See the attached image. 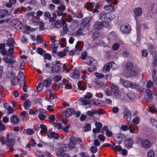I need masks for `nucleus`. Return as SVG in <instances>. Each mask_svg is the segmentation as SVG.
Here are the masks:
<instances>
[{
	"label": "nucleus",
	"mask_w": 157,
	"mask_h": 157,
	"mask_svg": "<svg viewBox=\"0 0 157 157\" xmlns=\"http://www.w3.org/2000/svg\"><path fill=\"white\" fill-rule=\"evenodd\" d=\"M80 75L79 71L77 70H74V72L71 75V77L73 79H78Z\"/></svg>",
	"instance_id": "obj_18"
},
{
	"label": "nucleus",
	"mask_w": 157,
	"mask_h": 157,
	"mask_svg": "<svg viewBox=\"0 0 157 157\" xmlns=\"http://www.w3.org/2000/svg\"><path fill=\"white\" fill-rule=\"evenodd\" d=\"M21 41L22 43L26 44L28 42V39L25 36H22L21 39Z\"/></svg>",
	"instance_id": "obj_51"
},
{
	"label": "nucleus",
	"mask_w": 157,
	"mask_h": 157,
	"mask_svg": "<svg viewBox=\"0 0 157 157\" xmlns=\"http://www.w3.org/2000/svg\"><path fill=\"white\" fill-rule=\"evenodd\" d=\"M150 122L153 126H156L157 125V121L155 119H151Z\"/></svg>",
	"instance_id": "obj_62"
},
{
	"label": "nucleus",
	"mask_w": 157,
	"mask_h": 157,
	"mask_svg": "<svg viewBox=\"0 0 157 157\" xmlns=\"http://www.w3.org/2000/svg\"><path fill=\"white\" fill-rule=\"evenodd\" d=\"M100 34L99 32L97 31H96L94 32L93 35L92 37L93 38L94 40L96 38H98Z\"/></svg>",
	"instance_id": "obj_57"
},
{
	"label": "nucleus",
	"mask_w": 157,
	"mask_h": 157,
	"mask_svg": "<svg viewBox=\"0 0 157 157\" xmlns=\"http://www.w3.org/2000/svg\"><path fill=\"white\" fill-rule=\"evenodd\" d=\"M60 6L58 7L59 9L62 12L64 11L66 8V6L62 4H59Z\"/></svg>",
	"instance_id": "obj_54"
},
{
	"label": "nucleus",
	"mask_w": 157,
	"mask_h": 157,
	"mask_svg": "<svg viewBox=\"0 0 157 157\" xmlns=\"http://www.w3.org/2000/svg\"><path fill=\"white\" fill-rule=\"evenodd\" d=\"M60 67L59 66H57L56 65L54 64V66H53L52 68L51 69V70L49 71V72L51 73H52L53 72L58 71L59 70Z\"/></svg>",
	"instance_id": "obj_27"
},
{
	"label": "nucleus",
	"mask_w": 157,
	"mask_h": 157,
	"mask_svg": "<svg viewBox=\"0 0 157 157\" xmlns=\"http://www.w3.org/2000/svg\"><path fill=\"white\" fill-rule=\"evenodd\" d=\"M122 32L124 33H128L130 31V27L128 24H123L121 27Z\"/></svg>",
	"instance_id": "obj_8"
},
{
	"label": "nucleus",
	"mask_w": 157,
	"mask_h": 157,
	"mask_svg": "<svg viewBox=\"0 0 157 157\" xmlns=\"http://www.w3.org/2000/svg\"><path fill=\"white\" fill-rule=\"evenodd\" d=\"M40 128L41 129L40 133L41 134L46 133L48 132L47 128L46 125L44 124H41L40 125Z\"/></svg>",
	"instance_id": "obj_22"
},
{
	"label": "nucleus",
	"mask_w": 157,
	"mask_h": 157,
	"mask_svg": "<svg viewBox=\"0 0 157 157\" xmlns=\"http://www.w3.org/2000/svg\"><path fill=\"white\" fill-rule=\"evenodd\" d=\"M115 136L118 139H121V140H123L125 138V136L122 134H115Z\"/></svg>",
	"instance_id": "obj_34"
},
{
	"label": "nucleus",
	"mask_w": 157,
	"mask_h": 157,
	"mask_svg": "<svg viewBox=\"0 0 157 157\" xmlns=\"http://www.w3.org/2000/svg\"><path fill=\"white\" fill-rule=\"evenodd\" d=\"M91 125L89 124H86L85 125V131H88L91 130Z\"/></svg>",
	"instance_id": "obj_60"
},
{
	"label": "nucleus",
	"mask_w": 157,
	"mask_h": 157,
	"mask_svg": "<svg viewBox=\"0 0 157 157\" xmlns=\"http://www.w3.org/2000/svg\"><path fill=\"white\" fill-rule=\"evenodd\" d=\"M112 67V64L108 63L104 66L103 71L105 73H107L109 71L110 68Z\"/></svg>",
	"instance_id": "obj_19"
},
{
	"label": "nucleus",
	"mask_w": 157,
	"mask_h": 157,
	"mask_svg": "<svg viewBox=\"0 0 157 157\" xmlns=\"http://www.w3.org/2000/svg\"><path fill=\"white\" fill-rule=\"evenodd\" d=\"M119 47V44L117 43H114L112 46V49L114 51L117 50Z\"/></svg>",
	"instance_id": "obj_49"
},
{
	"label": "nucleus",
	"mask_w": 157,
	"mask_h": 157,
	"mask_svg": "<svg viewBox=\"0 0 157 157\" xmlns=\"http://www.w3.org/2000/svg\"><path fill=\"white\" fill-rule=\"evenodd\" d=\"M133 143V141L132 138H129L125 141V144L127 147H130L132 146Z\"/></svg>",
	"instance_id": "obj_24"
},
{
	"label": "nucleus",
	"mask_w": 157,
	"mask_h": 157,
	"mask_svg": "<svg viewBox=\"0 0 157 157\" xmlns=\"http://www.w3.org/2000/svg\"><path fill=\"white\" fill-rule=\"evenodd\" d=\"M8 57L7 56H4L3 59L4 61L11 65L17 63V62L13 56H11L9 57Z\"/></svg>",
	"instance_id": "obj_5"
},
{
	"label": "nucleus",
	"mask_w": 157,
	"mask_h": 157,
	"mask_svg": "<svg viewBox=\"0 0 157 157\" xmlns=\"http://www.w3.org/2000/svg\"><path fill=\"white\" fill-rule=\"evenodd\" d=\"M90 150L92 153H95L97 151L98 149L96 147L93 146L90 148Z\"/></svg>",
	"instance_id": "obj_55"
},
{
	"label": "nucleus",
	"mask_w": 157,
	"mask_h": 157,
	"mask_svg": "<svg viewBox=\"0 0 157 157\" xmlns=\"http://www.w3.org/2000/svg\"><path fill=\"white\" fill-rule=\"evenodd\" d=\"M10 121L12 123V124H16L19 123L20 121V119L17 115L14 114L11 117Z\"/></svg>",
	"instance_id": "obj_9"
},
{
	"label": "nucleus",
	"mask_w": 157,
	"mask_h": 157,
	"mask_svg": "<svg viewBox=\"0 0 157 157\" xmlns=\"http://www.w3.org/2000/svg\"><path fill=\"white\" fill-rule=\"evenodd\" d=\"M104 21H97L94 25L93 28L94 29L97 30H101L105 26L104 25H106Z\"/></svg>",
	"instance_id": "obj_7"
},
{
	"label": "nucleus",
	"mask_w": 157,
	"mask_h": 157,
	"mask_svg": "<svg viewBox=\"0 0 157 157\" xmlns=\"http://www.w3.org/2000/svg\"><path fill=\"white\" fill-rule=\"evenodd\" d=\"M37 51L39 54L43 56L46 53V51L40 48H38Z\"/></svg>",
	"instance_id": "obj_43"
},
{
	"label": "nucleus",
	"mask_w": 157,
	"mask_h": 157,
	"mask_svg": "<svg viewBox=\"0 0 157 157\" xmlns=\"http://www.w3.org/2000/svg\"><path fill=\"white\" fill-rule=\"evenodd\" d=\"M124 113V119L127 121H130L132 118L131 114L130 111L128 110H125Z\"/></svg>",
	"instance_id": "obj_14"
},
{
	"label": "nucleus",
	"mask_w": 157,
	"mask_h": 157,
	"mask_svg": "<svg viewBox=\"0 0 157 157\" xmlns=\"http://www.w3.org/2000/svg\"><path fill=\"white\" fill-rule=\"evenodd\" d=\"M95 76L98 78V79H100L101 78H102L104 77V75L102 73H98V72H96L94 73Z\"/></svg>",
	"instance_id": "obj_59"
},
{
	"label": "nucleus",
	"mask_w": 157,
	"mask_h": 157,
	"mask_svg": "<svg viewBox=\"0 0 157 157\" xmlns=\"http://www.w3.org/2000/svg\"><path fill=\"white\" fill-rule=\"evenodd\" d=\"M89 20V18L86 17L84 18L83 20V25L86 26L89 25L88 24Z\"/></svg>",
	"instance_id": "obj_48"
},
{
	"label": "nucleus",
	"mask_w": 157,
	"mask_h": 157,
	"mask_svg": "<svg viewBox=\"0 0 157 157\" xmlns=\"http://www.w3.org/2000/svg\"><path fill=\"white\" fill-rule=\"evenodd\" d=\"M76 144L75 138L74 136H71L69 139L68 144H64V147L65 149L68 148L69 150H72L75 148Z\"/></svg>",
	"instance_id": "obj_4"
},
{
	"label": "nucleus",
	"mask_w": 157,
	"mask_h": 157,
	"mask_svg": "<svg viewBox=\"0 0 157 157\" xmlns=\"http://www.w3.org/2000/svg\"><path fill=\"white\" fill-rule=\"evenodd\" d=\"M10 48L7 51V56L8 57L12 56L13 52L14 50V47H10Z\"/></svg>",
	"instance_id": "obj_41"
},
{
	"label": "nucleus",
	"mask_w": 157,
	"mask_h": 157,
	"mask_svg": "<svg viewBox=\"0 0 157 157\" xmlns=\"http://www.w3.org/2000/svg\"><path fill=\"white\" fill-rule=\"evenodd\" d=\"M52 17L50 18L49 21L50 22H52L54 21L56 18V14L54 13L52 14Z\"/></svg>",
	"instance_id": "obj_56"
},
{
	"label": "nucleus",
	"mask_w": 157,
	"mask_h": 157,
	"mask_svg": "<svg viewBox=\"0 0 157 157\" xmlns=\"http://www.w3.org/2000/svg\"><path fill=\"white\" fill-rule=\"evenodd\" d=\"M64 151H67V149L59 151L57 153L58 155L60 156L63 157L66 154Z\"/></svg>",
	"instance_id": "obj_37"
},
{
	"label": "nucleus",
	"mask_w": 157,
	"mask_h": 157,
	"mask_svg": "<svg viewBox=\"0 0 157 157\" xmlns=\"http://www.w3.org/2000/svg\"><path fill=\"white\" fill-rule=\"evenodd\" d=\"M148 157H154V153L153 151L151 150H149L147 153Z\"/></svg>",
	"instance_id": "obj_47"
},
{
	"label": "nucleus",
	"mask_w": 157,
	"mask_h": 157,
	"mask_svg": "<svg viewBox=\"0 0 157 157\" xmlns=\"http://www.w3.org/2000/svg\"><path fill=\"white\" fill-rule=\"evenodd\" d=\"M111 92L112 95L116 97H117L119 95V90L118 87L114 85H112L111 86Z\"/></svg>",
	"instance_id": "obj_11"
},
{
	"label": "nucleus",
	"mask_w": 157,
	"mask_h": 157,
	"mask_svg": "<svg viewBox=\"0 0 157 157\" xmlns=\"http://www.w3.org/2000/svg\"><path fill=\"white\" fill-rule=\"evenodd\" d=\"M82 42L81 41H78L75 46V49L77 51H80L82 50V46L81 44Z\"/></svg>",
	"instance_id": "obj_28"
},
{
	"label": "nucleus",
	"mask_w": 157,
	"mask_h": 157,
	"mask_svg": "<svg viewBox=\"0 0 157 157\" xmlns=\"http://www.w3.org/2000/svg\"><path fill=\"white\" fill-rule=\"evenodd\" d=\"M51 84V81L49 78H47L44 80L43 83V86L46 87L50 86Z\"/></svg>",
	"instance_id": "obj_26"
},
{
	"label": "nucleus",
	"mask_w": 157,
	"mask_h": 157,
	"mask_svg": "<svg viewBox=\"0 0 157 157\" xmlns=\"http://www.w3.org/2000/svg\"><path fill=\"white\" fill-rule=\"evenodd\" d=\"M61 26V21L59 20L56 21L54 23V27L56 28H59Z\"/></svg>",
	"instance_id": "obj_36"
},
{
	"label": "nucleus",
	"mask_w": 157,
	"mask_h": 157,
	"mask_svg": "<svg viewBox=\"0 0 157 157\" xmlns=\"http://www.w3.org/2000/svg\"><path fill=\"white\" fill-rule=\"evenodd\" d=\"M99 18L101 21L105 22L107 25H108V22L112 19V16L111 17L110 16V14L106 13L105 12H102L99 14Z\"/></svg>",
	"instance_id": "obj_3"
},
{
	"label": "nucleus",
	"mask_w": 157,
	"mask_h": 157,
	"mask_svg": "<svg viewBox=\"0 0 157 157\" xmlns=\"http://www.w3.org/2000/svg\"><path fill=\"white\" fill-rule=\"evenodd\" d=\"M62 78V77L60 75H56L54 77V81L56 82H58L61 80Z\"/></svg>",
	"instance_id": "obj_44"
},
{
	"label": "nucleus",
	"mask_w": 157,
	"mask_h": 157,
	"mask_svg": "<svg viewBox=\"0 0 157 157\" xmlns=\"http://www.w3.org/2000/svg\"><path fill=\"white\" fill-rule=\"evenodd\" d=\"M83 29L82 28H79L76 32V35L78 36H81L83 34Z\"/></svg>",
	"instance_id": "obj_38"
},
{
	"label": "nucleus",
	"mask_w": 157,
	"mask_h": 157,
	"mask_svg": "<svg viewBox=\"0 0 157 157\" xmlns=\"http://www.w3.org/2000/svg\"><path fill=\"white\" fill-rule=\"evenodd\" d=\"M49 119L50 120L49 122L51 124L53 123L55 119V116L54 115H51L49 117Z\"/></svg>",
	"instance_id": "obj_52"
},
{
	"label": "nucleus",
	"mask_w": 157,
	"mask_h": 157,
	"mask_svg": "<svg viewBox=\"0 0 157 157\" xmlns=\"http://www.w3.org/2000/svg\"><path fill=\"white\" fill-rule=\"evenodd\" d=\"M98 113V111L93 109L91 111H87L86 112V114L92 117L94 114H96Z\"/></svg>",
	"instance_id": "obj_29"
},
{
	"label": "nucleus",
	"mask_w": 157,
	"mask_h": 157,
	"mask_svg": "<svg viewBox=\"0 0 157 157\" xmlns=\"http://www.w3.org/2000/svg\"><path fill=\"white\" fill-rule=\"evenodd\" d=\"M141 144L142 147L146 149L150 148L151 146V144L150 142L147 140H142Z\"/></svg>",
	"instance_id": "obj_13"
},
{
	"label": "nucleus",
	"mask_w": 157,
	"mask_h": 157,
	"mask_svg": "<svg viewBox=\"0 0 157 157\" xmlns=\"http://www.w3.org/2000/svg\"><path fill=\"white\" fill-rule=\"evenodd\" d=\"M6 143L9 146L13 147L15 144V140L12 138L10 139H6Z\"/></svg>",
	"instance_id": "obj_20"
},
{
	"label": "nucleus",
	"mask_w": 157,
	"mask_h": 157,
	"mask_svg": "<svg viewBox=\"0 0 157 157\" xmlns=\"http://www.w3.org/2000/svg\"><path fill=\"white\" fill-rule=\"evenodd\" d=\"M154 65L155 66H157V51L155 52L154 59Z\"/></svg>",
	"instance_id": "obj_64"
},
{
	"label": "nucleus",
	"mask_w": 157,
	"mask_h": 157,
	"mask_svg": "<svg viewBox=\"0 0 157 157\" xmlns=\"http://www.w3.org/2000/svg\"><path fill=\"white\" fill-rule=\"evenodd\" d=\"M35 155L38 157H44V155L40 151H37L35 152Z\"/></svg>",
	"instance_id": "obj_42"
},
{
	"label": "nucleus",
	"mask_w": 157,
	"mask_h": 157,
	"mask_svg": "<svg viewBox=\"0 0 157 157\" xmlns=\"http://www.w3.org/2000/svg\"><path fill=\"white\" fill-rule=\"evenodd\" d=\"M75 113L74 109L68 108L66 109L65 111V115L66 117H68L74 114Z\"/></svg>",
	"instance_id": "obj_15"
},
{
	"label": "nucleus",
	"mask_w": 157,
	"mask_h": 157,
	"mask_svg": "<svg viewBox=\"0 0 157 157\" xmlns=\"http://www.w3.org/2000/svg\"><path fill=\"white\" fill-rule=\"evenodd\" d=\"M43 56H44L45 59L48 60H50L52 59L51 55L49 53H45Z\"/></svg>",
	"instance_id": "obj_53"
},
{
	"label": "nucleus",
	"mask_w": 157,
	"mask_h": 157,
	"mask_svg": "<svg viewBox=\"0 0 157 157\" xmlns=\"http://www.w3.org/2000/svg\"><path fill=\"white\" fill-rule=\"evenodd\" d=\"M149 111L151 113H157V109L156 108H154L152 107H149Z\"/></svg>",
	"instance_id": "obj_58"
},
{
	"label": "nucleus",
	"mask_w": 157,
	"mask_h": 157,
	"mask_svg": "<svg viewBox=\"0 0 157 157\" xmlns=\"http://www.w3.org/2000/svg\"><path fill=\"white\" fill-rule=\"evenodd\" d=\"M120 82L126 87H130L132 88L136 89L137 90L139 89L140 87L139 85L135 83L127 80H124L122 79H121Z\"/></svg>",
	"instance_id": "obj_1"
},
{
	"label": "nucleus",
	"mask_w": 157,
	"mask_h": 157,
	"mask_svg": "<svg viewBox=\"0 0 157 157\" xmlns=\"http://www.w3.org/2000/svg\"><path fill=\"white\" fill-rule=\"evenodd\" d=\"M128 96L130 98V99L133 100L135 98V96L134 94L130 92L129 93L128 95Z\"/></svg>",
	"instance_id": "obj_61"
},
{
	"label": "nucleus",
	"mask_w": 157,
	"mask_h": 157,
	"mask_svg": "<svg viewBox=\"0 0 157 157\" xmlns=\"http://www.w3.org/2000/svg\"><path fill=\"white\" fill-rule=\"evenodd\" d=\"M16 1V0H9V2L7 3L6 6L8 7H11L13 4L15 3Z\"/></svg>",
	"instance_id": "obj_33"
},
{
	"label": "nucleus",
	"mask_w": 157,
	"mask_h": 157,
	"mask_svg": "<svg viewBox=\"0 0 157 157\" xmlns=\"http://www.w3.org/2000/svg\"><path fill=\"white\" fill-rule=\"evenodd\" d=\"M43 14V12L40 10H38L36 13V16H34V18L36 20H39L40 18Z\"/></svg>",
	"instance_id": "obj_30"
},
{
	"label": "nucleus",
	"mask_w": 157,
	"mask_h": 157,
	"mask_svg": "<svg viewBox=\"0 0 157 157\" xmlns=\"http://www.w3.org/2000/svg\"><path fill=\"white\" fill-rule=\"evenodd\" d=\"M109 39L116 40L117 36L116 33L115 32H112L109 34Z\"/></svg>",
	"instance_id": "obj_31"
},
{
	"label": "nucleus",
	"mask_w": 157,
	"mask_h": 157,
	"mask_svg": "<svg viewBox=\"0 0 157 157\" xmlns=\"http://www.w3.org/2000/svg\"><path fill=\"white\" fill-rule=\"evenodd\" d=\"M34 130L32 129L28 128L26 131V133L29 135H31L34 133Z\"/></svg>",
	"instance_id": "obj_39"
},
{
	"label": "nucleus",
	"mask_w": 157,
	"mask_h": 157,
	"mask_svg": "<svg viewBox=\"0 0 157 157\" xmlns=\"http://www.w3.org/2000/svg\"><path fill=\"white\" fill-rule=\"evenodd\" d=\"M18 80L21 82V83H24L25 76L22 72H20L18 75Z\"/></svg>",
	"instance_id": "obj_25"
},
{
	"label": "nucleus",
	"mask_w": 157,
	"mask_h": 157,
	"mask_svg": "<svg viewBox=\"0 0 157 157\" xmlns=\"http://www.w3.org/2000/svg\"><path fill=\"white\" fill-rule=\"evenodd\" d=\"M37 25H38L39 26V29L40 30H44V24L41 21H38V23Z\"/></svg>",
	"instance_id": "obj_35"
},
{
	"label": "nucleus",
	"mask_w": 157,
	"mask_h": 157,
	"mask_svg": "<svg viewBox=\"0 0 157 157\" xmlns=\"http://www.w3.org/2000/svg\"><path fill=\"white\" fill-rule=\"evenodd\" d=\"M93 94L90 92L87 93L86 94L83 98L79 99L82 102V104L84 106L90 105V99L92 97Z\"/></svg>",
	"instance_id": "obj_2"
},
{
	"label": "nucleus",
	"mask_w": 157,
	"mask_h": 157,
	"mask_svg": "<svg viewBox=\"0 0 157 157\" xmlns=\"http://www.w3.org/2000/svg\"><path fill=\"white\" fill-rule=\"evenodd\" d=\"M133 67V64L132 63L129 62L126 65V68L128 71H130Z\"/></svg>",
	"instance_id": "obj_40"
},
{
	"label": "nucleus",
	"mask_w": 157,
	"mask_h": 157,
	"mask_svg": "<svg viewBox=\"0 0 157 157\" xmlns=\"http://www.w3.org/2000/svg\"><path fill=\"white\" fill-rule=\"evenodd\" d=\"M15 44L14 41L13 39L12 38H9L8 39L6 44L9 47H14V44Z\"/></svg>",
	"instance_id": "obj_23"
},
{
	"label": "nucleus",
	"mask_w": 157,
	"mask_h": 157,
	"mask_svg": "<svg viewBox=\"0 0 157 157\" xmlns=\"http://www.w3.org/2000/svg\"><path fill=\"white\" fill-rule=\"evenodd\" d=\"M47 136L49 138H53L55 139L59 138V135L55 132L48 131L47 132Z\"/></svg>",
	"instance_id": "obj_16"
},
{
	"label": "nucleus",
	"mask_w": 157,
	"mask_h": 157,
	"mask_svg": "<svg viewBox=\"0 0 157 157\" xmlns=\"http://www.w3.org/2000/svg\"><path fill=\"white\" fill-rule=\"evenodd\" d=\"M11 82L13 86H15L17 84L18 80L14 77L12 78Z\"/></svg>",
	"instance_id": "obj_45"
},
{
	"label": "nucleus",
	"mask_w": 157,
	"mask_h": 157,
	"mask_svg": "<svg viewBox=\"0 0 157 157\" xmlns=\"http://www.w3.org/2000/svg\"><path fill=\"white\" fill-rule=\"evenodd\" d=\"M95 4L94 2H87L85 6L86 8L88 10L92 11Z\"/></svg>",
	"instance_id": "obj_21"
},
{
	"label": "nucleus",
	"mask_w": 157,
	"mask_h": 157,
	"mask_svg": "<svg viewBox=\"0 0 157 157\" xmlns=\"http://www.w3.org/2000/svg\"><path fill=\"white\" fill-rule=\"evenodd\" d=\"M86 64L94 66H96L97 64V62L96 60L91 57H88L86 61Z\"/></svg>",
	"instance_id": "obj_10"
},
{
	"label": "nucleus",
	"mask_w": 157,
	"mask_h": 157,
	"mask_svg": "<svg viewBox=\"0 0 157 157\" xmlns=\"http://www.w3.org/2000/svg\"><path fill=\"white\" fill-rule=\"evenodd\" d=\"M36 113H39L38 117L40 120L43 121L46 117V112L44 110L40 109L36 110Z\"/></svg>",
	"instance_id": "obj_6"
},
{
	"label": "nucleus",
	"mask_w": 157,
	"mask_h": 157,
	"mask_svg": "<svg viewBox=\"0 0 157 157\" xmlns=\"http://www.w3.org/2000/svg\"><path fill=\"white\" fill-rule=\"evenodd\" d=\"M104 7L105 10L109 13L113 12L115 10L114 6L111 4L104 6Z\"/></svg>",
	"instance_id": "obj_17"
},
{
	"label": "nucleus",
	"mask_w": 157,
	"mask_h": 157,
	"mask_svg": "<svg viewBox=\"0 0 157 157\" xmlns=\"http://www.w3.org/2000/svg\"><path fill=\"white\" fill-rule=\"evenodd\" d=\"M153 85V84L152 81L149 80L147 82V86L148 88H151Z\"/></svg>",
	"instance_id": "obj_63"
},
{
	"label": "nucleus",
	"mask_w": 157,
	"mask_h": 157,
	"mask_svg": "<svg viewBox=\"0 0 157 157\" xmlns=\"http://www.w3.org/2000/svg\"><path fill=\"white\" fill-rule=\"evenodd\" d=\"M43 90V87L41 86V83H39L36 87V90L38 92H40Z\"/></svg>",
	"instance_id": "obj_50"
},
{
	"label": "nucleus",
	"mask_w": 157,
	"mask_h": 157,
	"mask_svg": "<svg viewBox=\"0 0 157 157\" xmlns=\"http://www.w3.org/2000/svg\"><path fill=\"white\" fill-rule=\"evenodd\" d=\"M142 10L141 8L138 7L135 9L134 10V16L137 21L136 17L140 16L142 13Z\"/></svg>",
	"instance_id": "obj_12"
},
{
	"label": "nucleus",
	"mask_w": 157,
	"mask_h": 157,
	"mask_svg": "<svg viewBox=\"0 0 157 157\" xmlns=\"http://www.w3.org/2000/svg\"><path fill=\"white\" fill-rule=\"evenodd\" d=\"M31 105V102L29 100H27L24 103V107L25 109H28Z\"/></svg>",
	"instance_id": "obj_32"
},
{
	"label": "nucleus",
	"mask_w": 157,
	"mask_h": 157,
	"mask_svg": "<svg viewBox=\"0 0 157 157\" xmlns=\"http://www.w3.org/2000/svg\"><path fill=\"white\" fill-rule=\"evenodd\" d=\"M38 21H36V19L34 18H32L30 19L29 21V22L31 24H32L34 25H37L38 24Z\"/></svg>",
	"instance_id": "obj_46"
}]
</instances>
